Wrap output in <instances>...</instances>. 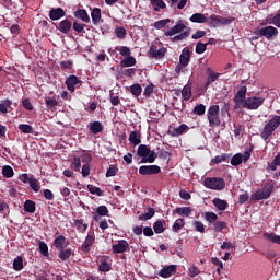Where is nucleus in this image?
Listing matches in <instances>:
<instances>
[{
  "instance_id": "nucleus-57",
  "label": "nucleus",
  "mask_w": 280,
  "mask_h": 280,
  "mask_svg": "<svg viewBox=\"0 0 280 280\" xmlns=\"http://www.w3.org/2000/svg\"><path fill=\"white\" fill-rule=\"evenodd\" d=\"M200 273V269L198 267H196V265H191L188 268V276L189 277H198V275Z\"/></svg>"
},
{
  "instance_id": "nucleus-13",
  "label": "nucleus",
  "mask_w": 280,
  "mask_h": 280,
  "mask_svg": "<svg viewBox=\"0 0 280 280\" xmlns=\"http://www.w3.org/2000/svg\"><path fill=\"white\" fill-rule=\"evenodd\" d=\"M78 84H80V86H82V81L79 80V78L77 75H69L66 79V86L68 89V91H70V93H75V86H78Z\"/></svg>"
},
{
  "instance_id": "nucleus-49",
  "label": "nucleus",
  "mask_w": 280,
  "mask_h": 280,
  "mask_svg": "<svg viewBox=\"0 0 280 280\" xmlns=\"http://www.w3.org/2000/svg\"><path fill=\"white\" fill-rule=\"evenodd\" d=\"M60 68L62 69V71H71V69H73V60L69 59L67 61H60L59 62Z\"/></svg>"
},
{
  "instance_id": "nucleus-19",
  "label": "nucleus",
  "mask_w": 280,
  "mask_h": 280,
  "mask_svg": "<svg viewBox=\"0 0 280 280\" xmlns=\"http://www.w3.org/2000/svg\"><path fill=\"white\" fill-rule=\"evenodd\" d=\"M58 257L60 259V261H69V259H71V257H73V255H75V253H73V249H71V247L68 248H63V249H59L58 250Z\"/></svg>"
},
{
  "instance_id": "nucleus-29",
  "label": "nucleus",
  "mask_w": 280,
  "mask_h": 280,
  "mask_svg": "<svg viewBox=\"0 0 280 280\" xmlns=\"http://www.w3.org/2000/svg\"><path fill=\"white\" fill-rule=\"evenodd\" d=\"M90 130L93 135H100V132L104 131V125L100 121L90 122Z\"/></svg>"
},
{
  "instance_id": "nucleus-48",
  "label": "nucleus",
  "mask_w": 280,
  "mask_h": 280,
  "mask_svg": "<svg viewBox=\"0 0 280 280\" xmlns=\"http://www.w3.org/2000/svg\"><path fill=\"white\" fill-rule=\"evenodd\" d=\"M205 220H207V222H210V224H214L215 222H218V214H215V212H206Z\"/></svg>"
},
{
  "instance_id": "nucleus-15",
  "label": "nucleus",
  "mask_w": 280,
  "mask_h": 280,
  "mask_svg": "<svg viewBox=\"0 0 280 280\" xmlns=\"http://www.w3.org/2000/svg\"><path fill=\"white\" fill-rule=\"evenodd\" d=\"M67 16V12L62 8H52L49 11L50 21H60V19H65Z\"/></svg>"
},
{
  "instance_id": "nucleus-1",
  "label": "nucleus",
  "mask_w": 280,
  "mask_h": 280,
  "mask_svg": "<svg viewBox=\"0 0 280 280\" xmlns=\"http://www.w3.org/2000/svg\"><path fill=\"white\" fill-rule=\"evenodd\" d=\"M137 156L141 159L140 163H154L156 161V153L145 144H139L137 149Z\"/></svg>"
},
{
  "instance_id": "nucleus-47",
  "label": "nucleus",
  "mask_w": 280,
  "mask_h": 280,
  "mask_svg": "<svg viewBox=\"0 0 280 280\" xmlns=\"http://www.w3.org/2000/svg\"><path fill=\"white\" fill-rule=\"evenodd\" d=\"M114 34L120 39L124 40L126 38L127 31L124 28V26H118L115 28Z\"/></svg>"
},
{
  "instance_id": "nucleus-20",
  "label": "nucleus",
  "mask_w": 280,
  "mask_h": 280,
  "mask_svg": "<svg viewBox=\"0 0 280 280\" xmlns=\"http://www.w3.org/2000/svg\"><path fill=\"white\" fill-rule=\"evenodd\" d=\"M73 23L69 19H65L61 22H59L57 30L61 32V34H69L71 32Z\"/></svg>"
},
{
  "instance_id": "nucleus-53",
  "label": "nucleus",
  "mask_w": 280,
  "mask_h": 280,
  "mask_svg": "<svg viewBox=\"0 0 280 280\" xmlns=\"http://www.w3.org/2000/svg\"><path fill=\"white\" fill-rule=\"evenodd\" d=\"M242 153H236L232 159H231V165L234 167H237V165H242Z\"/></svg>"
},
{
  "instance_id": "nucleus-28",
  "label": "nucleus",
  "mask_w": 280,
  "mask_h": 280,
  "mask_svg": "<svg viewBox=\"0 0 280 280\" xmlns=\"http://www.w3.org/2000/svg\"><path fill=\"white\" fill-rule=\"evenodd\" d=\"M135 65H137V59L132 56L125 57V59L120 61V67L122 69H126L128 67H135Z\"/></svg>"
},
{
  "instance_id": "nucleus-41",
  "label": "nucleus",
  "mask_w": 280,
  "mask_h": 280,
  "mask_svg": "<svg viewBox=\"0 0 280 280\" xmlns=\"http://www.w3.org/2000/svg\"><path fill=\"white\" fill-rule=\"evenodd\" d=\"M2 175L4 178H12V176H14V168L10 165H4L2 167Z\"/></svg>"
},
{
  "instance_id": "nucleus-4",
  "label": "nucleus",
  "mask_w": 280,
  "mask_h": 280,
  "mask_svg": "<svg viewBox=\"0 0 280 280\" xmlns=\"http://www.w3.org/2000/svg\"><path fill=\"white\" fill-rule=\"evenodd\" d=\"M235 19L234 18H223L217 14H211L208 18V25L210 27H222L224 25H231L232 22H234Z\"/></svg>"
},
{
  "instance_id": "nucleus-61",
  "label": "nucleus",
  "mask_w": 280,
  "mask_h": 280,
  "mask_svg": "<svg viewBox=\"0 0 280 280\" xmlns=\"http://www.w3.org/2000/svg\"><path fill=\"white\" fill-rule=\"evenodd\" d=\"M269 25H276V27H280V13L276 14L273 18L268 20Z\"/></svg>"
},
{
  "instance_id": "nucleus-14",
  "label": "nucleus",
  "mask_w": 280,
  "mask_h": 280,
  "mask_svg": "<svg viewBox=\"0 0 280 280\" xmlns=\"http://www.w3.org/2000/svg\"><path fill=\"white\" fill-rule=\"evenodd\" d=\"M95 243V235L89 234L85 237L83 244L79 247V250L83 252L85 255L91 253V248H93V244Z\"/></svg>"
},
{
  "instance_id": "nucleus-27",
  "label": "nucleus",
  "mask_w": 280,
  "mask_h": 280,
  "mask_svg": "<svg viewBox=\"0 0 280 280\" xmlns=\"http://www.w3.org/2000/svg\"><path fill=\"white\" fill-rule=\"evenodd\" d=\"M191 23H209V18H206L202 13H195L190 16Z\"/></svg>"
},
{
  "instance_id": "nucleus-45",
  "label": "nucleus",
  "mask_w": 280,
  "mask_h": 280,
  "mask_svg": "<svg viewBox=\"0 0 280 280\" xmlns=\"http://www.w3.org/2000/svg\"><path fill=\"white\" fill-rule=\"evenodd\" d=\"M88 191L95 196H104V190L100 189V187L93 186L91 184L88 185Z\"/></svg>"
},
{
  "instance_id": "nucleus-64",
  "label": "nucleus",
  "mask_w": 280,
  "mask_h": 280,
  "mask_svg": "<svg viewBox=\"0 0 280 280\" xmlns=\"http://www.w3.org/2000/svg\"><path fill=\"white\" fill-rule=\"evenodd\" d=\"M205 51H207V44L198 42L196 45V54H205Z\"/></svg>"
},
{
  "instance_id": "nucleus-23",
  "label": "nucleus",
  "mask_w": 280,
  "mask_h": 280,
  "mask_svg": "<svg viewBox=\"0 0 280 280\" xmlns=\"http://www.w3.org/2000/svg\"><path fill=\"white\" fill-rule=\"evenodd\" d=\"M207 73H208V78H207L206 86H209V84H213V82H215V80L220 78V73L213 71L211 68L207 69Z\"/></svg>"
},
{
  "instance_id": "nucleus-25",
  "label": "nucleus",
  "mask_w": 280,
  "mask_h": 280,
  "mask_svg": "<svg viewBox=\"0 0 280 280\" xmlns=\"http://www.w3.org/2000/svg\"><path fill=\"white\" fill-rule=\"evenodd\" d=\"M93 25H97L102 21V9L94 8L91 12Z\"/></svg>"
},
{
  "instance_id": "nucleus-54",
  "label": "nucleus",
  "mask_w": 280,
  "mask_h": 280,
  "mask_svg": "<svg viewBox=\"0 0 280 280\" xmlns=\"http://www.w3.org/2000/svg\"><path fill=\"white\" fill-rule=\"evenodd\" d=\"M189 30V27H187V22H183V21H178L176 24V34H180V32H185Z\"/></svg>"
},
{
  "instance_id": "nucleus-7",
  "label": "nucleus",
  "mask_w": 280,
  "mask_h": 280,
  "mask_svg": "<svg viewBox=\"0 0 280 280\" xmlns=\"http://www.w3.org/2000/svg\"><path fill=\"white\" fill-rule=\"evenodd\" d=\"M266 98L262 96H253L245 100V104L243 105V108H248V110H257L261 104H264Z\"/></svg>"
},
{
  "instance_id": "nucleus-39",
  "label": "nucleus",
  "mask_w": 280,
  "mask_h": 280,
  "mask_svg": "<svg viewBox=\"0 0 280 280\" xmlns=\"http://www.w3.org/2000/svg\"><path fill=\"white\" fill-rule=\"evenodd\" d=\"M84 27H86V24L79 23L78 21H74L72 24V30L77 32V34H86V31H84Z\"/></svg>"
},
{
  "instance_id": "nucleus-9",
  "label": "nucleus",
  "mask_w": 280,
  "mask_h": 280,
  "mask_svg": "<svg viewBox=\"0 0 280 280\" xmlns=\"http://www.w3.org/2000/svg\"><path fill=\"white\" fill-rule=\"evenodd\" d=\"M255 34H258L259 36H265V38H268V40H270V38L279 34V31L275 26H266L256 30Z\"/></svg>"
},
{
  "instance_id": "nucleus-51",
  "label": "nucleus",
  "mask_w": 280,
  "mask_h": 280,
  "mask_svg": "<svg viewBox=\"0 0 280 280\" xmlns=\"http://www.w3.org/2000/svg\"><path fill=\"white\" fill-rule=\"evenodd\" d=\"M182 97L184 100H191V86L185 85L184 89L182 90Z\"/></svg>"
},
{
  "instance_id": "nucleus-12",
  "label": "nucleus",
  "mask_w": 280,
  "mask_h": 280,
  "mask_svg": "<svg viewBox=\"0 0 280 280\" xmlns=\"http://www.w3.org/2000/svg\"><path fill=\"white\" fill-rule=\"evenodd\" d=\"M167 49L165 47H156V45H151L149 49V56L151 58H155V60H161V58H165V52Z\"/></svg>"
},
{
  "instance_id": "nucleus-38",
  "label": "nucleus",
  "mask_w": 280,
  "mask_h": 280,
  "mask_svg": "<svg viewBox=\"0 0 280 280\" xmlns=\"http://www.w3.org/2000/svg\"><path fill=\"white\" fill-rule=\"evenodd\" d=\"M194 210L191 209V207H182V208H176V213L178 215H183L184 218H189L190 213Z\"/></svg>"
},
{
  "instance_id": "nucleus-33",
  "label": "nucleus",
  "mask_w": 280,
  "mask_h": 280,
  "mask_svg": "<svg viewBox=\"0 0 280 280\" xmlns=\"http://www.w3.org/2000/svg\"><path fill=\"white\" fill-rule=\"evenodd\" d=\"M24 211L26 213H36V202L27 199L25 202H24Z\"/></svg>"
},
{
  "instance_id": "nucleus-10",
  "label": "nucleus",
  "mask_w": 280,
  "mask_h": 280,
  "mask_svg": "<svg viewBox=\"0 0 280 280\" xmlns=\"http://www.w3.org/2000/svg\"><path fill=\"white\" fill-rule=\"evenodd\" d=\"M112 250L115 255H120L121 253H126V250L130 252V244L126 240H120L117 244L112 245Z\"/></svg>"
},
{
  "instance_id": "nucleus-26",
  "label": "nucleus",
  "mask_w": 280,
  "mask_h": 280,
  "mask_svg": "<svg viewBox=\"0 0 280 280\" xmlns=\"http://www.w3.org/2000/svg\"><path fill=\"white\" fill-rule=\"evenodd\" d=\"M212 202L219 211H226V209L229 208V202H226V200L214 198Z\"/></svg>"
},
{
  "instance_id": "nucleus-60",
  "label": "nucleus",
  "mask_w": 280,
  "mask_h": 280,
  "mask_svg": "<svg viewBox=\"0 0 280 280\" xmlns=\"http://www.w3.org/2000/svg\"><path fill=\"white\" fill-rule=\"evenodd\" d=\"M45 102H46L47 108L49 109L56 108V106H58V101H56V98L47 97Z\"/></svg>"
},
{
  "instance_id": "nucleus-52",
  "label": "nucleus",
  "mask_w": 280,
  "mask_h": 280,
  "mask_svg": "<svg viewBox=\"0 0 280 280\" xmlns=\"http://www.w3.org/2000/svg\"><path fill=\"white\" fill-rule=\"evenodd\" d=\"M98 270L101 272H110V264L106 260H101V264L98 265Z\"/></svg>"
},
{
  "instance_id": "nucleus-58",
  "label": "nucleus",
  "mask_w": 280,
  "mask_h": 280,
  "mask_svg": "<svg viewBox=\"0 0 280 280\" xmlns=\"http://www.w3.org/2000/svg\"><path fill=\"white\" fill-rule=\"evenodd\" d=\"M119 172V168L116 165H110L109 168L106 172V177L110 178L115 176Z\"/></svg>"
},
{
  "instance_id": "nucleus-42",
  "label": "nucleus",
  "mask_w": 280,
  "mask_h": 280,
  "mask_svg": "<svg viewBox=\"0 0 280 280\" xmlns=\"http://www.w3.org/2000/svg\"><path fill=\"white\" fill-rule=\"evenodd\" d=\"M130 93L132 95H135L136 97H139V95H141V93H143V88H141V84L136 83L130 86Z\"/></svg>"
},
{
  "instance_id": "nucleus-2",
  "label": "nucleus",
  "mask_w": 280,
  "mask_h": 280,
  "mask_svg": "<svg viewBox=\"0 0 280 280\" xmlns=\"http://www.w3.org/2000/svg\"><path fill=\"white\" fill-rule=\"evenodd\" d=\"M273 189H275V184L267 183L264 185V187L261 189L252 194L250 199L252 200H268V198L272 195Z\"/></svg>"
},
{
  "instance_id": "nucleus-36",
  "label": "nucleus",
  "mask_w": 280,
  "mask_h": 280,
  "mask_svg": "<svg viewBox=\"0 0 280 280\" xmlns=\"http://www.w3.org/2000/svg\"><path fill=\"white\" fill-rule=\"evenodd\" d=\"M18 128H19V130H21V132H23L24 135H34V127H32V125H28V124H20Z\"/></svg>"
},
{
  "instance_id": "nucleus-5",
  "label": "nucleus",
  "mask_w": 280,
  "mask_h": 280,
  "mask_svg": "<svg viewBox=\"0 0 280 280\" xmlns=\"http://www.w3.org/2000/svg\"><path fill=\"white\" fill-rule=\"evenodd\" d=\"M203 185L207 189H213L214 191H222L226 187V183L222 177H207L203 180Z\"/></svg>"
},
{
  "instance_id": "nucleus-18",
  "label": "nucleus",
  "mask_w": 280,
  "mask_h": 280,
  "mask_svg": "<svg viewBox=\"0 0 280 280\" xmlns=\"http://www.w3.org/2000/svg\"><path fill=\"white\" fill-rule=\"evenodd\" d=\"M174 272H176V265H170L160 270L159 277H162V279H170Z\"/></svg>"
},
{
  "instance_id": "nucleus-44",
  "label": "nucleus",
  "mask_w": 280,
  "mask_h": 280,
  "mask_svg": "<svg viewBox=\"0 0 280 280\" xmlns=\"http://www.w3.org/2000/svg\"><path fill=\"white\" fill-rule=\"evenodd\" d=\"M82 167V160L80 158H74L70 164V168L74 170V172H80Z\"/></svg>"
},
{
  "instance_id": "nucleus-37",
  "label": "nucleus",
  "mask_w": 280,
  "mask_h": 280,
  "mask_svg": "<svg viewBox=\"0 0 280 280\" xmlns=\"http://www.w3.org/2000/svg\"><path fill=\"white\" fill-rule=\"evenodd\" d=\"M12 107V101L10 100H3L0 102V113L3 115L8 114V108Z\"/></svg>"
},
{
  "instance_id": "nucleus-3",
  "label": "nucleus",
  "mask_w": 280,
  "mask_h": 280,
  "mask_svg": "<svg viewBox=\"0 0 280 280\" xmlns=\"http://www.w3.org/2000/svg\"><path fill=\"white\" fill-rule=\"evenodd\" d=\"M280 126V116H275L272 119L265 125L261 131V138L266 141L272 137V132Z\"/></svg>"
},
{
  "instance_id": "nucleus-24",
  "label": "nucleus",
  "mask_w": 280,
  "mask_h": 280,
  "mask_svg": "<svg viewBox=\"0 0 280 280\" xmlns=\"http://www.w3.org/2000/svg\"><path fill=\"white\" fill-rule=\"evenodd\" d=\"M129 143H131V145H139L141 143V133L137 130L131 131L129 135Z\"/></svg>"
},
{
  "instance_id": "nucleus-17",
  "label": "nucleus",
  "mask_w": 280,
  "mask_h": 280,
  "mask_svg": "<svg viewBox=\"0 0 280 280\" xmlns=\"http://www.w3.org/2000/svg\"><path fill=\"white\" fill-rule=\"evenodd\" d=\"M54 246L57 250H62L63 248H67V246H69V241H67V237H65V235H59L54 240Z\"/></svg>"
},
{
  "instance_id": "nucleus-59",
  "label": "nucleus",
  "mask_w": 280,
  "mask_h": 280,
  "mask_svg": "<svg viewBox=\"0 0 280 280\" xmlns=\"http://www.w3.org/2000/svg\"><path fill=\"white\" fill-rule=\"evenodd\" d=\"M119 54H120V56H124L125 58L132 56V51L130 50V47H128V46H122L119 49Z\"/></svg>"
},
{
  "instance_id": "nucleus-63",
  "label": "nucleus",
  "mask_w": 280,
  "mask_h": 280,
  "mask_svg": "<svg viewBox=\"0 0 280 280\" xmlns=\"http://www.w3.org/2000/svg\"><path fill=\"white\" fill-rule=\"evenodd\" d=\"M81 174H82L83 178H86L91 174V164H89V163L83 164Z\"/></svg>"
},
{
  "instance_id": "nucleus-35",
  "label": "nucleus",
  "mask_w": 280,
  "mask_h": 280,
  "mask_svg": "<svg viewBox=\"0 0 280 280\" xmlns=\"http://www.w3.org/2000/svg\"><path fill=\"white\" fill-rule=\"evenodd\" d=\"M74 226L80 231V233H85L86 229H89V224L84 223V219L75 220Z\"/></svg>"
},
{
  "instance_id": "nucleus-22",
  "label": "nucleus",
  "mask_w": 280,
  "mask_h": 280,
  "mask_svg": "<svg viewBox=\"0 0 280 280\" xmlns=\"http://www.w3.org/2000/svg\"><path fill=\"white\" fill-rule=\"evenodd\" d=\"M74 18L80 19L83 23H91V18L84 9H79L74 12Z\"/></svg>"
},
{
  "instance_id": "nucleus-43",
  "label": "nucleus",
  "mask_w": 280,
  "mask_h": 280,
  "mask_svg": "<svg viewBox=\"0 0 280 280\" xmlns=\"http://www.w3.org/2000/svg\"><path fill=\"white\" fill-rule=\"evenodd\" d=\"M277 167H280V153H278L273 161L269 164L268 170L276 172Z\"/></svg>"
},
{
  "instance_id": "nucleus-30",
  "label": "nucleus",
  "mask_w": 280,
  "mask_h": 280,
  "mask_svg": "<svg viewBox=\"0 0 280 280\" xmlns=\"http://www.w3.org/2000/svg\"><path fill=\"white\" fill-rule=\"evenodd\" d=\"M171 22H172V25H174V21H172L170 19H164V20L154 22L153 26L155 27V30H163V27L170 28Z\"/></svg>"
},
{
  "instance_id": "nucleus-6",
  "label": "nucleus",
  "mask_w": 280,
  "mask_h": 280,
  "mask_svg": "<svg viewBox=\"0 0 280 280\" xmlns=\"http://www.w3.org/2000/svg\"><path fill=\"white\" fill-rule=\"evenodd\" d=\"M209 126H220V106L212 105L208 109Z\"/></svg>"
},
{
  "instance_id": "nucleus-62",
  "label": "nucleus",
  "mask_w": 280,
  "mask_h": 280,
  "mask_svg": "<svg viewBox=\"0 0 280 280\" xmlns=\"http://www.w3.org/2000/svg\"><path fill=\"white\" fill-rule=\"evenodd\" d=\"M206 110H207V107L202 104H199V105L195 106V108H194L195 115H199V116L205 115Z\"/></svg>"
},
{
  "instance_id": "nucleus-46",
  "label": "nucleus",
  "mask_w": 280,
  "mask_h": 280,
  "mask_svg": "<svg viewBox=\"0 0 280 280\" xmlns=\"http://www.w3.org/2000/svg\"><path fill=\"white\" fill-rule=\"evenodd\" d=\"M28 185H30L31 189H33V191H35V194H38V191H40V183L38 182V179H36V178L30 179Z\"/></svg>"
},
{
  "instance_id": "nucleus-50",
  "label": "nucleus",
  "mask_w": 280,
  "mask_h": 280,
  "mask_svg": "<svg viewBox=\"0 0 280 280\" xmlns=\"http://www.w3.org/2000/svg\"><path fill=\"white\" fill-rule=\"evenodd\" d=\"M211 261L214 266H217L218 275L222 273V268H224V262H222L218 257L211 258Z\"/></svg>"
},
{
  "instance_id": "nucleus-32",
  "label": "nucleus",
  "mask_w": 280,
  "mask_h": 280,
  "mask_svg": "<svg viewBox=\"0 0 280 280\" xmlns=\"http://www.w3.org/2000/svg\"><path fill=\"white\" fill-rule=\"evenodd\" d=\"M38 250L43 257H49V246L44 241L37 242Z\"/></svg>"
},
{
  "instance_id": "nucleus-34",
  "label": "nucleus",
  "mask_w": 280,
  "mask_h": 280,
  "mask_svg": "<svg viewBox=\"0 0 280 280\" xmlns=\"http://www.w3.org/2000/svg\"><path fill=\"white\" fill-rule=\"evenodd\" d=\"M151 5L153 7L154 12H161V10H165V1L163 0H151Z\"/></svg>"
},
{
  "instance_id": "nucleus-21",
  "label": "nucleus",
  "mask_w": 280,
  "mask_h": 280,
  "mask_svg": "<svg viewBox=\"0 0 280 280\" xmlns=\"http://www.w3.org/2000/svg\"><path fill=\"white\" fill-rule=\"evenodd\" d=\"M191 58V51L189 48H184L182 55L179 56V65L182 67H187L189 65V59Z\"/></svg>"
},
{
  "instance_id": "nucleus-55",
  "label": "nucleus",
  "mask_w": 280,
  "mask_h": 280,
  "mask_svg": "<svg viewBox=\"0 0 280 280\" xmlns=\"http://www.w3.org/2000/svg\"><path fill=\"white\" fill-rule=\"evenodd\" d=\"M191 34V28H187L186 31H182L180 33H177L176 40H185V38H188V36Z\"/></svg>"
},
{
  "instance_id": "nucleus-56",
  "label": "nucleus",
  "mask_w": 280,
  "mask_h": 280,
  "mask_svg": "<svg viewBox=\"0 0 280 280\" xmlns=\"http://www.w3.org/2000/svg\"><path fill=\"white\" fill-rule=\"evenodd\" d=\"M153 231H154V233H158V234L163 233V231H165V228H163V221L154 222Z\"/></svg>"
},
{
  "instance_id": "nucleus-16",
  "label": "nucleus",
  "mask_w": 280,
  "mask_h": 280,
  "mask_svg": "<svg viewBox=\"0 0 280 280\" xmlns=\"http://www.w3.org/2000/svg\"><path fill=\"white\" fill-rule=\"evenodd\" d=\"M108 215V207L106 206H98L96 211L92 212V218L94 222H100L103 217Z\"/></svg>"
},
{
  "instance_id": "nucleus-8",
  "label": "nucleus",
  "mask_w": 280,
  "mask_h": 280,
  "mask_svg": "<svg viewBox=\"0 0 280 280\" xmlns=\"http://www.w3.org/2000/svg\"><path fill=\"white\" fill-rule=\"evenodd\" d=\"M246 85H243L237 91L236 95L234 96L235 108H244V104L246 102Z\"/></svg>"
},
{
  "instance_id": "nucleus-11",
  "label": "nucleus",
  "mask_w": 280,
  "mask_h": 280,
  "mask_svg": "<svg viewBox=\"0 0 280 280\" xmlns=\"http://www.w3.org/2000/svg\"><path fill=\"white\" fill-rule=\"evenodd\" d=\"M161 167L159 165H142L139 167V174L141 176H152L154 174H160Z\"/></svg>"
},
{
  "instance_id": "nucleus-31",
  "label": "nucleus",
  "mask_w": 280,
  "mask_h": 280,
  "mask_svg": "<svg viewBox=\"0 0 280 280\" xmlns=\"http://www.w3.org/2000/svg\"><path fill=\"white\" fill-rule=\"evenodd\" d=\"M262 235L267 242H271V244H280V235L270 232H265Z\"/></svg>"
},
{
  "instance_id": "nucleus-40",
  "label": "nucleus",
  "mask_w": 280,
  "mask_h": 280,
  "mask_svg": "<svg viewBox=\"0 0 280 280\" xmlns=\"http://www.w3.org/2000/svg\"><path fill=\"white\" fill-rule=\"evenodd\" d=\"M13 270H15L16 272H21V270H23V257L18 256L13 260Z\"/></svg>"
}]
</instances>
